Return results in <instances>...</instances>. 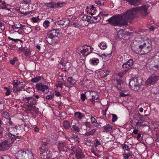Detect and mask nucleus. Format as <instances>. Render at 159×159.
<instances>
[{"label": "nucleus", "instance_id": "obj_63", "mask_svg": "<svg viewBox=\"0 0 159 159\" xmlns=\"http://www.w3.org/2000/svg\"><path fill=\"white\" fill-rule=\"evenodd\" d=\"M155 28V27L153 26H151L149 28V29L151 31H153L154 29Z\"/></svg>", "mask_w": 159, "mask_h": 159}, {"label": "nucleus", "instance_id": "obj_11", "mask_svg": "<svg viewBox=\"0 0 159 159\" xmlns=\"http://www.w3.org/2000/svg\"><path fill=\"white\" fill-rule=\"evenodd\" d=\"M69 22L70 21L68 19H65L58 21L57 24L61 25V26L62 27H65L68 25Z\"/></svg>", "mask_w": 159, "mask_h": 159}, {"label": "nucleus", "instance_id": "obj_32", "mask_svg": "<svg viewBox=\"0 0 159 159\" xmlns=\"http://www.w3.org/2000/svg\"><path fill=\"white\" fill-rule=\"evenodd\" d=\"M98 46L100 49L103 50L105 49L107 47V46L106 44L103 42H102L100 43Z\"/></svg>", "mask_w": 159, "mask_h": 159}, {"label": "nucleus", "instance_id": "obj_9", "mask_svg": "<svg viewBox=\"0 0 159 159\" xmlns=\"http://www.w3.org/2000/svg\"><path fill=\"white\" fill-rule=\"evenodd\" d=\"M48 34L54 36L56 38L59 39L61 35L60 34V30L58 29H53L49 31Z\"/></svg>", "mask_w": 159, "mask_h": 159}, {"label": "nucleus", "instance_id": "obj_6", "mask_svg": "<svg viewBox=\"0 0 159 159\" xmlns=\"http://www.w3.org/2000/svg\"><path fill=\"white\" fill-rule=\"evenodd\" d=\"M158 77L155 74H152L147 80L146 84L147 86H151L154 84L158 80Z\"/></svg>", "mask_w": 159, "mask_h": 159}, {"label": "nucleus", "instance_id": "obj_10", "mask_svg": "<svg viewBox=\"0 0 159 159\" xmlns=\"http://www.w3.org/2000/svg\"><path fill=\"white\" fill-rule=\"evenodd\" d=\"M8 135L9 138L7 140L11 144L14 142V141L16 140L17 139H20V137L19 136H16L10 133H8Z\"/></svg>", "mask_w": 159, "mask_h": 159}, {"label": "nucleus", "instance_id": "obj_26", "mask_svg": "<svg viewBox=\"0 0 159 159\" xmlns=\"http://www.w3.org/2000/svg\"><path fill=\"white\" fill-rule=\"evenodd\" d=\"M91 18H92V20H93V22L96 23L97 21V20L99 21L101 17L98 15L97 16H92Z\"/></svg>", "mask_w": 159, "mask_h": 159}, {"label": "nucleus", "instance_id": "obj_56", "mask_svg": "<svg viewBox=\"0 0 159 159\" xmlns=\"http://www.w3.org/2000/svg\"><path fill=\"white\" fill-rule=\"evenodd\" d=\"M0 159H10V157L7 156H4L3 157H0Z\"/></svg>", "mask_w": 159, "mask_h": 159}, {"label": "nucleus", "instance_id": "obj_15", "mask_svg": "<svg viewBox=\"0 0 159 159\" xmlns=\"http://www.w3.org/2000/svg\"><path fill=\"white\" fill-rule=\"evenodd\" d=\"M133 61L132 59H130L128 61L126 62L123 64L122 66V67L123 68H128L133 65Z\"/></svg>", "mask_w": 159, "mask_h": 159}, {"label": "nucleus", "instance_id": "obj_31", "mask_svg": "<svg viewBox=\"0 0 159 159\" xmlns=\"http://www.w3.org/2000/svg\"><path fill=\"white\" fill-rule=\"evenodd\" d=\"M95 131V130L94 129H93L91 131L86 133L84 134V135L85 136H87L90 135H93Z\"/></svg>", "mask_w": 159, "mask_h": 159}, {"label": "nucleus", "instance_id": "obj_44", "mask_svg": "<svg viewBox=\"0 0 159 159\" xmlns=\"http://www.w3.org/2000/svg\"><path fill=\"white\" fill-rule=\"evenodd\" d=\"M18 59L16 57L14 58L12 60H11L10 61V63L12 65H14L15 63V62Z\"/></svg>", "mask_w": 159, "mask_h": 159}, {"label": "nucleus", "instance_id": "obj_38", "mask_svg": "<svg viewBox=\"0 0 159 159\" xmlns=\"http://www.w3.org/2000/svg\"><path fill=\"white\" fill-rule=\"evenodd\" d=\"M50 22L47 20H45L43 23V25L45 28L48 27L50 25Z\"/></svg>", "mask_w": 159, "mask_h": 159}, {"label": "nucleus", "instance_id": "obj_8", "mask_svg": "<svg viewBox=\"0 0 159 159\" xmlns=\"http://www.w3.org/2000/svg\"><path fill=\"white\" fill-rule=\"evenodd\" d=\"M59 39L56 38L54 36L47 34V41L50 44H52L56 43L58 40Z\"/></svg>", "mask_w": 159, "mask_h": 159}, {"label": "nucleus", "instance_id": "obj_40", "mask_svg": "<svg viewBox=\"0 0 159 159\" xmlns=\"http://www.w3.org/2000/svg\"><path fill=\"white\" fill-rule=\"evenodd\" d=\"M111 115L112 116V122H114L117 120V117L116 115L115 114H112Z\"/></svg>", "mask_w": 159, "mask_h": 159}, {"label": "nucleus", "instance_id": "obj_60", "mask_svg": "<svg viewBox=\"0 0 159 159\" xmlns=\"http://www.w3.org/2000/svg\"><path fill=\"white\" fill-rule=\"evenodd\" d=\"M11 91L10 89H7L6 92L5 94L7 96L9 95L11 93Z\"/></svg>", "mask_w": 159, "mask_h": 159}, {"label": "nucleus", "instance_id": "obj_46", "mask_svg": "<svg viewBox=\"0 0 159 159\" xmlns=\"http://www.w3.org/2000/svg\"><path fill=\"white\" fill-rule=\"evenodd\" d=\"M96 143H94V147L95 148H96L100 144V142L97 139H95Z\"/></svg>", "mask_w": 159, "mask_h": 159}, {"label": "nucleus", "instance_id": "obj_45", "mask_svg": "<svg viewBox=\"0 0 159 159\" xmlns=\"http://www.w3.org/2000/svg\"><path fill=\"white\" fill-rule=\"evenodd\" d=\"M54 94H52V95H47L46 96V98L48 100H50V99H51L53 98L54 97Z\"/></svg>", "mask_w": 159, "mask_h": 159}, {"label": "nucleus", "instance_id": "obj_1", "mask_svg": "<svg viewBox=\"0 0 159 159\" xmlns=\"http://www.w3.org/2000/svg\"><path fill=\"white\" fill-rule=\"evenodd\" d=\"M149 7L148 4H143L141 7L132 8L122 14L114 15L107 21L113 26L127 25L128 21L132 20L135 17L137 12L139 11L143 16L147 15L148 13V9Z\"/></svg>", "mask_w": 159, "mask_h": 159}, {"label": "nucleus", "instance_id": "obj_17", "mask_svg": "<svg viewBox=\"0 0 159 159\" xmlns=\"http://www.w3.org/2000/svg\"><path fill=\"white\" fill-rule=\"evenodd\" d=\"M145 49L144 48L143 51V53L141 52L142 54H146L148 52H149L151 49V47L150 44L149 43H147V44L145 46Z\"/></svg>", "mask_w": 159, "mask_h": 159}, {"label": "nucleus", "instance_id": "obj_7", "mask_svg": "<svg viewBox=\"0 0 159 159\" xmlns=\"http://www.w3.org/2000/svg\"><path fill=\"white\" fill-rule=\"evenodd\" d=\"M35 87L37 90L40 91L45 93H47L49 91L48 86L43 85L42 83L37 84L35 85Z\"/></svg>", "mask_w": 159, "mask_h": 159}, {"label": "nucleus", "instance_id": "obj_24", "mask_svg": "<svg viewBox=\"0 0 159 159\" xmlns=\"http://www.w3.org/2000/svg\"><path fill=\"white\" fill-rule=\"evenodd\" d=\"M63 125L64 128L66 129H69L70 127V124L67 120L65 121L63 123Z\"/></svg>", "mask_w": 159, "mask_h": 159}, {"label": "nucleus", "instance_id": "obj_64", "mask_svg": "<svg viewBox=\"0 0 159 159\" xmlns=\"http://www.w3.org/2000/svg\"><path fill=\"white\" fill-rule=\"evenodd\" d=\"M1 8L2 9H5L6 8V6L5 4H3L0 6Z\"/></svg>", "mask_w": 159, "mask_h": 159}, {"label": "nucleus", "instance_id": "obj_13", "mask_svg": "<svg viewBox=\"0 0 159 159\" xmlns=\"http://www.w3.org/2000/svg\"><path fill=\"white\" fill-rule=\"evenodd\" d=\"M21 26L22 25L21 24L18 23L12 25L11 26V28L13 30V31L19 32V30H23V28L21 27Z\"/></svg>", "mask_w": 159, "mask_h": 159}, {"label": "nucleus", "instance_id": "obj_2", "mask_svg": "<svg viewBox=\"0 0 159 159\" xmlns=\"http://www.w3.org/2000/svg\"><path fill=\"white\" fill-rule=\"evenodd\" d=\"M50 144L47 142L43 143L41 146L39 147V152H40L42 159H56L53 157L52 152L49 150Z\"/></svg>", "mask_w": 159, "mask_h": 159}, {"label": "nucleus", "instance_id": "obj_33", "mask_svg": "<svg viewBox=\"0 0 159 159\" xmlns=\"http://www.w3.org/2000/svg\"><path fill=\"white\" fill-rule=\"evenodd\" d=\"M137 115L139 117V121L143 123L144 121V119L143 118V116L141 115L139 113H138Z\"/></svg>", "mask_w": 159, "mask_h": 159}, {"label": "nucleus", "instance_id": "obj_42", "mask_svg": "<svg viewBox=\"0 0 159 159\" xmlns=\"http://www.w3.org/2000/svg\"><path fill=\"white\" fill-rule=\"evenodd\" d=\"M13 88L12 89L13 90V91L14 92L16 90L17 91H19V89L20 87H19V85H13Z\"/></svg>", "mask_w": 159, "mask_h": 159}, {"label": "nucleus", "instance_id": "obj_47", "mask_svg": "<svg viewBox=\"0 0 159 159\" xmlns=\"http://www.w3.org/2000/svg\"><path fill=\"white\" fill-rule=\"evenodd\" d=\"M5 29L4 25L0 21V29L2 31L4 30Z\"/></svg>", "mask_w": 159, "mask_h": 159}, {"label": "nucleus", "instance_id": "obj_3", "mask_svg": "<svg viewBox=\"0 0 159 159\" xmlns=\"http://www.w3.org/2000/svg\"><path fill=\"white\" fill-rule=\"evenodd\" d=\"M142 81L143 79L140 77L132 78L129 83L130 88L135 91H138L140 90L142 85Z\"/></svg>", "mask_w": 159, "mask_h": 159}, {"label": "nucleus", "instance_id": "obj_4", "mask_svg": "<svg viewBox=\"0 0 159 159\" xmlns=\"http://www.w3.org/2000/svg\"><path fill=\"white\" fill-rule=\"evenodd\" d=\"M18 159H33V154L30 150H20L17 153Z\"/></svg>", "mask_w": 159, "mask_h": 159}, {"label": "nucleus", "instance_id": "obj_22", "mask_svg": "<svg viewBox=\"0 0 159 159\" xmlns=\"http://www.w3.org/2000/svg\"><path fill=\"white\" fill-rule=\"evenodd\" d=\"M56 3L55 8L61 7L66 5V3L64 2H55Z\"/></svg>", "mask_w": 159, "mask_h": 159}, {"label": "nucleus", "instance_id": "obj_52", "mask_svg": "<svg viewBox=\"0 0 159 159\" xmlns=\"http://www.w3.org/2000/svg\"><path fill=\"white\" fill-rule=\"evenodd\" d=\"M31 2V0H23V3L24 4H28Z\"/></svg>", "mask_w": 159, "mask_h": 159}, {"label": "nucleus", "instance_id": "obj_54", "mask_svg": "<svg viewBox=\"0 0 159 159\" xmlns=\"http://www.w3.org/2000/svg\"><path fill=\"white\" fill-rule=\"evenodd\" d=\"M4 105L0 101V111H2L4 109Z\"/></svg>", "mask_w": 159, "mask_h": 159}, {"label": "nucleus", "instance_id": "obj_51", "mask_svg": "<svg viewBox=\"0 0 159 159\" xmlns=\"http://www.w3.org/2000/svg\"><path fill=\"white\" fill-rule=\"evenodd\" d=\"M159 68V66L157 65H155L152 67V69L154 71H157Z\"/></svg>", "mask_w": 159, "mask_h": 159}, {"label": "nucleus", "instance_id": "obj_50", "mask_svg": "<svg viewBox=\"0 0 159 159\" xmlns=\"http://www.w3.org/2000/svg\"><path fill=\"white\" fill-rule=\"evenodd\" d=\"M81 99L83 101H85V99L87 97L86 96L85 94L84 93H82L81 95Z\"/></svg>", "mask_w": 159, "mask_h": 159}, {"label": "nucleus", "instance_id": "obj_37", "mask_svg": "<svg viewBox=\"0 0 159 159\" xmlns=\"http://www.w3.org/2000/svg\"><path fill=\"white\" fill-rule=\"evenodd\" d=\"M153 140L155 141V142H159V144H158L157 143L156 144L157 145H159V135L157 134L156 136L154 137Z\"/></svg>", "mask_w": 159, "mask_h": 159}, {"label": "nucleus", "instance_id": "obj_12", "mask_svg": "<svg viewBox=\"0 0 159 159\" xmlns=\"http://www.w3.org/2000/svg\"><path fill=\"white\" fill-rule=\"evenodd\" d=\"M2 143L3 150L8 149L11 145V144L9 143L7 139L2 142Z\"/></svg>", "mask_w": 159, "mask_h": 159}, {"label": "nucleus", "instance_id": "obj_23", "mask_svg": "<svg viewBox=\"0 0 159 159\" xmlns=\"http://www.w3.org/2000/svg\"><path fill=\"white\" fill-rule=\"evenodd\" d=\"M67 81L70 84L72 85L75 84L76 83V80L72 77H68Z\"/></svg>", "mask_w": 159, "mask_h": 159}, {"label": "nucleus", "instance_id": "obj_27", "mask_svg": "<svg viewBox=\"0 0 159 159\" xmlns=\"http://www.w3.org/2000/svg\"><path fill=\"white\" fill-rule=\"evenodd\" d=\"M105 0H96L95 3L98 5L102 6H103Z\"/></svg>", "mask_w": 159, "mask_h": 159}, {"label": "nucleus", "instance_id": "obj_19", "mask_svg": "<svg viewBox=\"0 0 159 159\" xmlns=\"http://www.w3.org/2000/svg\"><path fill=\"white\" fill-rule=\"evenodd\" d=\"M58 144L57 148L60 151H62L64 149V147L66 145L65 142L59 143Z\"/></svg>", "mask_w": 159, "mask_h": 159}, {"label": "nucleus", "instance_id": "obj_5", "mask_svg": "<svg viewBox=\"0 0 159 159\" xmlns=\"http://www.w3.org/2000/svg\"><path fill=\"white\" fill-rule=\"evenodd\" d=\"M22 100L26 103L29 104L28 107H32L33 105H35L37 104V100L32 97H23Z\"/></svg>", "mask_w": 159, "mask_h": 159}, {"label": "nucleus", "instance_id": "obj_49", "mask_svg": "<svg viewBox=\"0 0 159 159\" xmlns=\"http://www.w3.org/2000/svg\"><path fill=\"white\" fill-rule=\"evenodd\" d=\"M119 94L120 97H125L129 95V94H125L123 92H120Z\"/></svg>", "mask_w": 159, "mask_h": 159}, {"label": "nucleus", "instance_id": "obj_14", "mask_svg": "<svg viewBox=\"0 0 159 159\" xmlns=\"http://www.w3.org/2000/svg\"><path fill=\"white\" fill-rule=\"evenodd\" d=\"M75 155L77 159H82L84 157V156L82 152V150L80 149L76 150Z\"/></svg>", "mask_w": 159, "mask_h": 159}, {"label": "nucleus", "instance_id": "obj_55", "mask_svg": "<svg viewBox=\"0 0 159 159\" xmlns=\"http://www.w3.org/2000/svg\"><path fill=\"white\" fill-rule=\"evenodd\" d=\"M90 93V95L91 96V97L88 98L89 99H95L96 96L95 95V96H94L93 95H92L91 93Z\"/></svg>", "mask_w": 159, "mask_h": 159}, {"label": "nucleus", "instance_id": "obj_39", "mask_svg": "<svg viewBox=\"0 0 159 159\" xmlns=\"http://www.w3.org/2000/svg\"><path fill=\"white\" fill-rule=\"evenodd\" d=\"M72 128L74 130L78 132H79L80 131V128L75 125H73Z\"/></svg>", "mask_w": 159, "mask_h": 159}, {"label": "nucleus", "instance_id": "obj_18", "mask_svg": "<svg viewBox=\"0 0 159 159\" xmlns=\"http://www.w3.org/2000/svg\"><path fill=\"white\" fill-rule=\"evenodd\" d=\"M25 126V125H24V124H21L19 126L18 129H17V126H16L13 128H11V130H13L14 132H17V130L20 129L21 130L22 132H23V127H24V126Z\"/></svg>", "mask_w": 159, "mask_h": 159}, {"label": "nucleus", "instance_id": "obj_16", "mask_svg": "<svg viewBox=\"0 0 159 159\" xmlns=\"http://www.w3.org/2000/svg\"><path fill=\"white\" fill-rule=\"evenodd\" d=\"M117 86L116 87L119 91H121V87L123 86L124 81L121 79H117L116 80Z\"/></svg>", "mask_w": 159, "mask_h": 159}, {"label": "nucleus", "instance_id": "obj_25", "mask_svg": "<svg viewBox=\"0 0 159 159\" xmlns=\"http://www.w3.org/2000/svg\"><path fill=\"white\" fill-rule=\"evenodd\" d=\"M42 77V76H38L32 78L31 81L33 83H35L39 81L41 79Z\"/></svg>", "mask_w": 159, "mask_h": 159}, {"label": "nucleus", "instance_id": "obj_57", "mask_svg": "<svg viewBox=\"0 0 159 159\" xmlns=\"http://www.w3.org/2000/svg\"><path fill=\"white\" fill-rule=\"evenodd\" d=\"M89 18H88L87 19V21L89 22L90 23L93 22V20H92V18H91L92 16H89Z\"/></svg>", "mask_w": 159, "mask_h": 159}, {"label": "nucleus", "instance_id": "obj_21", "mask_svg": "<svg viewBox=\"0 0 159 159\" xmlns=\"http://www.w3.org/2000/svg\"><path fill=\"white\" fill-rule=\"evenodd\" d=\"M84 47V46L83 47H81L80 48H78L77 49V52L79 54H82L83 55H85V53L87 52L86 49L83 48Z\"/></svg>", "mask_w": 159, "mask_h": 159}, {"label": "nucleus", "instance_id": "obj_20", "mask_svg": "<svg viewBox=\"0 0 159 159\" xmlns=\"http://www.w3.org/2000/svg\"><path fill=\"white\" fill-rule=\"evenodd\" d=\"M103 128V132H108L112 129V126L109 124H107Z\"/></svg>", "mask_w": 159, "mask_h": 159}, {"label": "nucleus", "instance_id": "obj_61", "mask_svg": "<svg viewBox=\"0 0 159 159\" xmlns=\"http://www.w3.org/2000/svg\"><path fill=\"white\" fill-rule=\"evenodd\" d=\"M88 18H89V16H84L83 17V20H87V19Z\"/></svg>", "mask_w": 159, "mask_h": 159}, {"label": "nucleus", "instance_id": "obj_58", "mask_svg": "<svg viewBox=\"0 0 159 159\" xmlns=\"http://www.w3.org/2000/svg\"><path fill=\"white\" fill-rule=\"evenodd\" d=\"M111 53V51L110 50V52L108 53H107V54L105 53H104L102 54V55L104 56L105 57H107L108 55H110Z\"/></svg>", "mask_w": 159, "mask_h": 159}, {"label": "nucleus", "instance_id": "obj_53", "mask_svg": "<svg viewBox=\"0 0 159 159\" xmlns=\"http://www.w3.org/2000/svg\"><path fill=\"white\" fill-rule=\"evenodd\" d=\"M57 87H60L61 88H62L63 87L62 86V83H61V82L60 81H59L57 84Z\"/></svg>", "mask_w": 159, "mask_h": 159}, {"label": "nucleus", "instance_id": "obj_34", "mask_svg": "<svg viewBox=\"0 0 159 159\" xmlns=\"http://www.w3.org/2000/svg\"><path fill=\"white\" fill-rule=\"evenodd\" d=\"M147 44V43H144L143 45H140L139 47V49H140V52L143 51L144 49L145 48V46Z\"/></svg>", "mask_w": 159, "mask_h": 159}, {"label": "nucleus", "instance_id": "obj_41", "mask_svg": "<svg viewBox=\"0 0 159 159\" xmlns=\"http://www.w3.org/2000/svg\"><path fill=\"white\" fill-rule=\"evenodd\" d=\"M131 156V153H129L127 154L124 153L123 154V156L125 159H128L129 157Z\"/></svg>", "mask_w": 159, "mask_h": 159}, {"label": "nucleus", "instance_id": "obj_35", "mask_svg": "<svg viewBox=\"0 0 159 159\" xmlns=\"http://www.w3.org/2000/svg\"><path fill=\"white\" fill-rule=\"evenodd\" d=\"M31 51L29 49L27 48L25 50L24 52V54L26 56H29L31 55Z\"/></svg>", "mask_w": 159, "mask_h": 159}, {"label": "nucleus", "instance_id": "obj_43", "mask_svg": "<svg viewBox=\"0 0 159 159\" xmlns=\"http://www.w3.org/2000/svg\"><path fill=\"white\" fill-rule=\"evenodd\" d=\"M31 20L34 22V23L37 22L38 21H39V16H38L37 17H33L31 18Z\"/></svg>", "mask_w": 159, "mask_h": 159}, {"label": "nucleus", "instance_id": "obj_48", "mask_svg": "<svg viewBox=\"0 0 159 159\" xmlns=\"http://www.w3.org/2000/svg\"><path fill=\"white\" fill-rule=\"evenodd\" d=\"M24 125H25V126L23 127V130L25 132L28 131L29 126L26 124H24Z\"/></svg>", "mask_w": 159, "mask_h": 159}, {"label": "nucleus", "instance_id": "obj_28", "mask_svg": "<svg viewBox=\"0 0 159 159\" xmlns=\"http://www.w3.org/2000/svg\"><path fill=\"white\" fill-rule=\"evenodd\" d=\"M83 114L80 112H76L75 113L74 116L76 118L81 119L83 116Z\"/></svg>", "mask_w": 159, "mask_h": 159}, {"label": "nucleus", "instance_id": "obj_62", "mask_svg": "<svg viewBox=\"0 0 159 159\" xmlns=\"http://www.w3.org/2000/svg\"><path fill=\"white\" fill-rule=\"evenodd\" d=\"M91 121L92 123H94L97 122L96 119L93 117H92L91 118Z\"/></svg>", "mask_w": 159, "mask_h": 159}, {"label": "nucleus", "instance_id": "obj_29", "mask_svg": "<svg viewBox=\"0 0 159 159\" xmlns=\"http://www.w3.org/2000/svg\"><path fill=\"white\" fill-rule=\"evenodd\" d=\"M89 61L90 63L92 64L93 65H97L99 63V61L98 59H97L95 60H94L93 59H90Z\"/></svg>", "mask_w": 159, "mask_h": 159}, {"label": "nucleus", "instance_id": "obj_30", "mask_svg": "<svg viewBox=\"0 0 159 159\" xmlns=\"http://www.w3.org/2000/svg\"><path fill=\"white\" fill-rule=\"evenodd\" d=\"M56 3L54 2H51L50 3H48L46 4V6L52 8H55Z\"/></svg>", "mask_w": 159, "mask_h": 159}, {"label": "nucleus", "instance_id": "obj_59", "mask_svg": "<svg viewBox=\"0 0 159 159\" xmlns=\"http://www.w3.org/2000/svg\"><path fill=\"white\" fill-rule=\"evenodd\" d=\"M55 94L58 97L61 96V94L59 92H58L57 91L55 90Z\"/></svg>", "mask_w": 159, "mask_h": 159}, {"label": "nucleus", "instance_id": "obj_36", "mask_svg": "<svg viewBox=\"0 0 159 159\" xmlns=\"http://www.w3.org/2000/svg\"><path fill=\"white\" fill-rule=\"evenodd\" d=\"M121 147L123 149L126 150L127 151H129L130 149V148H129V146L125 144H122Z\"/></svg>", "mask_w": 159, "mask_h": 159}]
</instances>
